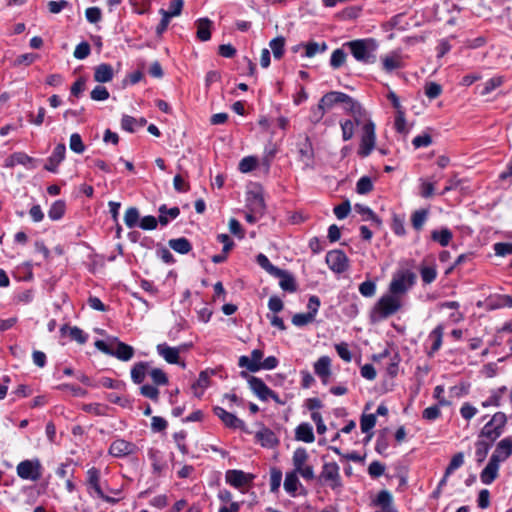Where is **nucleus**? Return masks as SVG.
<instances>
[{
  "mask_svg": "<svg viewBox=\"0 0 512 512\" xmlns=\"http://www.w3.org/2000/svg\"><path fill=\"white\" fill-rule=\"evenodd\" d=\"M240 375L242 378L247 379L250 389L260 400L266 401L269 399V395L272 393V390L262 379L255 376H249L245 371H242Z\"/></svg>",
  "mask_w": 512,
  "mask_h": 512,
  "instance_id": "9d476101",
  "label": "nucleus"
},
{
  "mask_svg": "<svg viewBox=\"0 0 512 512\" xmlns=\"http://www.w3.org/2000/svg\"><path fill=\"white\" fill-rule=\"evenodd\" d=\"M209 377L210 374L208 371H202L199 374L197 381L192 385V389L196 397H201L203 391L209 386Z\"/></svg>",
  "mask_w": 512,
  "mask_h": 512,
  "instance_id": "e433bc0d",
  "label": "nucleus"
},
{
  "mask_svg": "<svg viewBox=\"0 0 512 512\" xmlns=\"http://www.w3.org/2000/svg\"><path fill=\"white\" fill-rule=\"evenodd\" d=\"M150 363L138 362L131 369V379L134 383L140 384L144 381L147 374H149Z\"/></svg>",
  "mask_w": 512,
  "mask_h": 512,
  "instance_id": "cd10ccee",
  "label": "nucleus"
},
{
  "mask_svg": "<svg viewBox=\"0 0 512 512\" xmlns=\"http://www.w3.org/2000/svg\"><path fill=\"white\" fill-rule=\"evenodd\" d=\"M256 438L264 447L272 448L278 443L276 435L268 428H263L258 431L256 433Z\"/></svg>",
  "mask_w": 512,
  "mask_h": 512,
  "instance_id": "c85d7f7f",
  "label": "nucleus"
},
{
  "mask_svg": "<svg viewBox=\"0 0 512 512\" xmlns=\"http://www.w3.org/2000/svg\"><path fill=\"white\" fill-rule=\"evenodd\" d=\"M326 111L327 110L325 109V107L319 101V103L315 107L311 108L310 121L313 124L319 123L323 119Z\"/></svg>",
  "mask_w": 512,
  "mask_h": 512,
  "instance_id": "0e129e2a",
  "label": "nucleus"
},
{
  "mask_svg": "<svg viewBox=\"0 0 512 512\" xmlns=\"http://www.w3.org/2000/svg\"><path fill=\"white\" fill-rule=\"evenodd\" d=\"M96 333L104 336V339L96 340L94 346L101 352H134L133 348L121 342L117 337L108 335L105 330L100 328L94 329Z\"/></svg>",
  "mask_w": 512,
  "mask_h": 512,
  "instance_id": "20e7f679",
  "label": "nucleus"
},
{
  "mask_svg": "<svg viewBox=\"0 0 512 512\" xmlns=\"http://www.w3.org/2000/svg\"><path fill=\"white\" fill-rule=\"evenodd\" d=\"M376 424L375 414H363L360 419V427L363 433H368Z\"/></svg>",
  "mask_w": 512,
  "mask_h": 512,
  "instance_id": "864d4df0",
  "label": "nucleus"
},
{
  "mask_svg": "<svg viewBox=\"0 0 512 512\" xmlns=\"http://www.w3.org/2000/svg\"><path fill=\"white\" fill-rule=\"evenodd\" d=\"M493 250L497 256L512 255V242H497L494 244Z\"/></svg>",
  "mask_w": 512,
  "mask_h": 512,
  "instance_id": "13d9d810",
  "label": "nucleus"
},
{
  "mask_svg": "<svg viewBox=\"0 0 512 512\" xmlns=\"http://www.w3.org/2000/svg\"><path fill=\"white\" fill-rule=\"evenodd\" d=\"M91 48L88 42L83 41L79 43L74 50V57L79 60H83L90 55Z\"/></svg>",
  "mask_w": 512,
  "mask_h": 512,
  "instance_id": "69168bd1",
  "label": "nucleus"
},
{
  "mask_svg": "<svg viewBox=\"0 0 512 512\" xmlns=\"http://www.w3.org/2000/svg\"><path fill=\"white\" fill-rule=\"evenodd\" d=\"M308 458H309V455H308V452H307V450L305 448H303V447L297 448L294 451L293 457H292V463H293V466H294V470L292 472H296L297 473L303 467H305Z\"/></svg>",
  "mask_w": 512,
  "mask_h": 512,
  "instance_id": "7c9ffc66",
  "label": "nucleus"
},
{
  "mask_svg": "<svg viewBox=\"0 0 512 512\" xmlns=\"http://www.w3.org/2000/svg\"><path fill=\"white\" fill-rule=\"evenodd\" d=\"M280 272H281L280 275H273V276L280 278L279 285H280L281 289L286 292H289V293L296 292L298 286H297V283H296L293 275L283 269H280Z\"/></svg>",
  "mask_w": 512,
  "mask_h": 512,
  "instance_id": "5701e85b",
  "label": "nucleus"
},
{
  "mask_svg": "<svg viewBox=\"0 0 512 512\" xmlns=\"http://www.w3.org/2000/svg\"><path fill=\"white\" fill-rule=\"evenodd\" d=\"M318 482L321 485L329 486L334 491H339L343 487L339 465L336 462L324 463L318 476Z\"/></svg>",
  "mask_w": 512,
  "mask_h": 512,
  "instance_id": "39448f33",
  "label": "nucleus"
},
{
  "mask_svg": "<svg viewBox=\"0 0 512 512\" xmlns=\"http://www.w3.org/2000/svg\"><path fill=\"white\" fill-rule=\"evenodd\" d=\"M328 267L337 274L345 272L349 267V260L342 250H332L325 257Z\"/></svg>",
  "mask_w": 512,
  "mask_h": 512,
  "instance_id": "6e6552de",
  "label": "nucleus"
},
{
  "mask_svg": "<svg viewBox=\"0 0 512 512\" xmlns=\"http://www.w3.org/2000/svg\"><path fill=\"white\" fill-rule=\"evenodd\" d=\"M403 306V299L388 292L382 295L372 310V318L375 321L387 319L396 314Z\"/></svg>",
  "mask_w": 512,
  "mask_h": 512,
  "instance_id": "f03ea898",
  "label": "nucleus"
},
{
  "mask_svg": "<svg viewBox=\"0 0 512 512\" xmlns=\"http://www.w3.org/2000/svg\"><path fill=\"white\" fill-rule=\"evenodd\" d=\"M278 146L276 143L270 141L264 148V153L262 157V165L265 166L266 170L270 169L271 163L274 160L276 154L278 153Z\"/></svg>",
  "mask_w": 512,
  "mask_h": 512,
  "instance_id": "473e14b6",
  "label": "nucleus"
},
{
  "mask_svg": "<svg viewBox=\"0 0 512 512\" xmlns=\"http://www.w3.org/2000/svg\"><path fill=\"white\" fill-rule=\"evenodd\" d=\"M114 71L110 64L102 63L94 68V80L99 83H107L113 79Z\"/></svg>",
  "mask_w": 512,
  "mask_h": 512,
  "instance_id": "4be33fe9",
  "label": "nucleus"
},
{
  "mask_svg": "<svg viewBox=\"0 0 512 512\" xmlns=\"http://www.w3.org/2000/svg\"><path fill=\"white\" fill-rule=\"evenodd\" d=\"M428 218V211L426 209L416 210L411 217V223L415 230L420 231Z\"/></svg>",
  "mask_w": 512,
  "mask_h": 512,
  "instance_id": "37998d69",
  "label": "nucleus"
},
{
  "mask_svg": "<svg viewBox=\"0 0 512 512\" xmlns=\"http://www.w3.org/2000/svg\"><path fill=\"white\" fill-rule=\"evenodd\" d=\"M137 451V446L129 441L124 439H116L114 440L109 447V454L113 457L122 458L125 456H129L135 454Z\"/></svg>",
  "mask_w": 512,
  "mask_h": 512,
  "instance_id": "f8f14e48",
  "label": "nucleus"
},
{
  "mask_svg": "<svg viewBox=\"0 0 512 512\" xmlns=\"http://www.w3.org/2000/svg\"><path fill=\"white\" fill-rule=\"evenodd\" d=\"M254 475L245 473L242 470H228L226 472V482L235 488H240L252 483Z\"/></svg>",
  "mask_w": 512,
  "mask_h": 512,
  "instance_id": "4468645a",
  "label": "nucleus"
},
{
  "mask_svg": "<svg viewBox=\"0 0 512 512\" xmlns=\"http://www.w3.org/2000/svg\"><path fill=\"white\" fill-rule=\"evenodd\" d=\"M87 482L91 488L95 491L97 496L107 503L115 504L118 502L117 498L106 495L100 486V471L92 467L87 471Z\"/></svg>",
  "mask_w": 512,
  "mask_h": 512,
  "instance_id": "9b49d317",
  "label": "nucleus"
},
{
  "mask_svg": "<svg viewBox=\"0 0 512 512\" xmlns=\"http://www.w3.org/2000/svg\"><path fill=\"white\" fill-rule=\"evenodd\" d=\"M376 145L375 124L373 121H366L361 128V139L357 154L360 158L368 157Z\"/></svg>",
  "mask_w": 512,
  "mask_h": 512,
  "instance_id": "423d86ee",
  "label": "nucleus"
},
{
  "mask_svg": "<svg viewBox=\"0 0 512 512\" xmlns=\"http://www.w3.org/2000/svg\"><path fill=\"white\" fill-rule=\"evenodd\" d=\"M168 244L171 249L179 254H187L192 250L190 241L185 237L170 239Z\"/></svg>",
  "mask_w": 512,
  "mask_h": 512,
  "instance_id": "2f4dec72",
  "label": "nucleus"
},
{
  "mask_svg": "<svg viewBox=\"0 0 512 512\" xmlns=\"http://www.w3.org/2000/svg\"><path fill=\"white\" fill-rule=\"evenodd\" d=\"M195 24L197 27V38L203 42L210 40L212 21L209 18H200Z\"/></svg>",
  "mask_w": 512,
  "mask_h": 512,
  "instance_id": "393cba45",
  "label": "nucleus"
},
{
  "mask_svg": "<svg viewBox=\"0 0 512 512\" xmlns=\"http://www.w3.org/2000/svg\"><path fill=\"white\" fill-rule=\"evenodd\" d=\"M431 238L441 246L446 247L452 240L453 234L448 228H442L441 230H433L431 232Z\"/></svg>",
  "mask_w": 512,
  "mask_h": 512,
  "instance_id": "72a5a7b5",
  "label": "nucleus"
},
{
  "mask_svg": "<svg viewBox=\"0 0 512 512\" xmlns=\"http://www.w3.org/2000/svg\"><path fill=\"white\" fill-rule=\"evenodd\" d=\"M416 274L409 269L396 271L389 284L388 292L403 299L407 292L414 286Z\"/></svg>",
  "mask_w": 512,
  "mask_h": 512,
  "instance_id": "7ed1b4c3",
  "label": "nucleus"
},
{
  "mask_svg": "<svg viewBox=\"0 0 512 512\" xmlns=\"http://www.w3.org/2000/svg\"><path fill=\"white\" fill-rule=\"evenodd\" d=\"M351 210V205L349 200L343 201L341 204L334 207L333 212L335 216L339 219H345Z\"/></svg>",
  "mask_w": 512,
  "mask_h": 512,
  "instance_id": "e2e57ef3",
  "label": "nucleus"
},
{
  "mask_svg": "<svg viewBox=\"0 0 512 512\" xmlns=\"http://www.w3.org/2000/svg\"><path fill=\"white\" fill-rule=\"evenodd\" d=\"M354 209L357 213L363 216V220H370L377 225L381 224L380 218L368 206L363 204H355Z\"/></svg>",
  "mask_w": 512,
  "mask_h": 512,
  "instance_id": "a19ab883",
  "label": "nucleus"
},
{
  "mask_svg": "<svg viewBox=\"0 0 512 512\" xmlns=\"http://www.w3.org/2000/svg\"><path fill=\"white\" fill-rule=\"evenodd\" d=\"M214 414L220 418L224 425L232 429H245V423L236 415L226 411L224 408L216 406L213 409Z\"/></svg>",
  "mask_w": 512,
  "mask_h": 512,
  "instance_id": "ddd939ff",
  "label": "nucleus"
},
{
  "mask_svg": "<svg viewBox=\"0 0 512 512\" xmlns=\"http://www.w3.org/2000/svg\"><path fill=\"white\" fill-rule=\"evenodd\" d=\"M343 141H349L355 134L354 122L350 119L340 122Z\"/></svg>",
  "mask_w": 512,
  "mask_h": 512,
  "instance_id": "de8ad7c7",
  "label": "nucleus"
},
{
  "mask_svg": "<svg viewBox=\"0 0 512 512\" xmlns=\"http://www.w3.org/2000/svg\"><path fill=\"white\" fill-rule=\"evenodd\" d=\"M109 91L105 86L97 85L90 93V97L94 101H105L109 98Z\"/></svg>",
  "mask_w": 512,
  "mask_h": 512,
  "instance_id": "338daca9",
  "label": "nucleus"
},
{
  "mask_svg": "<svg viewBox=\"0 0 512 512\" xmlns=\"http://www.w3.org/2000/svg\"><path fill=\"white\" fill-rule=\"evenodd\" d=\"M66 155V146L63 143H59L54 148L52 154L48 157L46 164L44 165V169L56 173L58 171V166L65 159Z\"/></svg>",
  "mask_w": 512,
  "mask_h": 512,
  "instance_id": "2eb2a0df",
  "label": "nucleus"
},
{
  "mask_svg": "<svg viewBox=\"0 0 512 512\" xmlns=\"http://www.w3.org/2000/svg\"><path fill=\"white\" fill-rule=\"evenodd\" d=\"M349 50L353 58L364 65L376 63V52L379 48L377 40L374 38H362L345 42L343 45Z\"/></svg>",
  "mask_w": 512,
  "mask_h": 512,
  "instance_id": "f257e3e1",
  "label": "nucleus"
},
{
  "mask_svg": "<svg viewBox=\"0 0 512 512\" xmlns=\"http://www.w3.org/2000/svg\"><path fill=\"white\" fill-rule=\"evenodd\" d=\"M159 217L158 221L162 226H166L170 220L176 219L180 215V209L178 207L167 208L165 204H162L158 208Z\"/></svg>",
  "mask_w": 512,
  "mask_h": 512,
  "instance_id": "bb28decb",
  "label": "nucleus"
},
{
  "mask_svg": "<svg viewBox=\"0 0 512 512\" xmlns=\"http://www.w3.org/2000/svg\"><path fill=\"white\" fill-rule=\"evenodd\" d=\"M298 153L300 155V159L309 165L314 159V149L312 142L308 136L305 137L302 143L298 145Z\"/></svg>",
  "mask_w": 512,
  "mask_h": 512,
  "instance_id": "a878e982",
  "label": "nucleus"
},
{
  "mask_svg": "<svg viewBox=\"0 0 512 512\" xmlns=\"http://www.w3.org/2000/svg\"><path fill=\"white\" fill-rule=\"evenodd\" d=\"M512 455V437H506L500 440L490 458L498 463L504 462Z\"/></svg>",
  "mask_w": 512,
  "mask_h": 512,
  "instance_id": "dca6fc26",
  "label": "nucleus"
},
{
  "mask_svg": "<svg viewBox=\"0 0 512 512\" xmlns=\"http://www.w3.org/2000/svg\"><path fill=\"white\" fill-rule=\"evenodd\" d=\"M382 69L386 73H391L394 70L404 67V62L401 54L397 51H392L381 57Z\"/></svg>",
  "mask_w": 512,
  "mask_h": 512,
  "instance_id": "a211bd4d",
  "label": "nucleus"
},
{
  "mask_svg": "<svg viewBox=\"0 0 512 512\" xmlns=\"http://www.w3.org/2000/svg\"><path fill=\"white\" fill-rule=\"evenodd\" d=\"M501 435L502 431H499L496 427L487 422L480 431L478 438L494 443Z\"/></svg>",
  "mask_w": 512,
  "mask_h": 512,
  "instance_id": "c9c22d12",
  "label": "nucleus"
},
{
  "mask_svg": "<svg viewBox=\"0 0 512 512\" xmlns=\"http://www.w3.org/2000/svg\"><path fill=\"white\" fill-rule=\"evenodd\" d=\"M256 262L257 264L263 268L265 271H267L270 275H280V268L274 266L268 257L262 253L258 254L256 256Z\"/></svg>",
  "mask_w": 512,
  "mask_h": 512,
  "instance_id": "58836bf2",
  "label": "nucleus"
},
{
  "mask_svg": "<svg viewBox=\"0 0 512 512\" xmlns=\"http://www.w3.org/2000/svg\"><path fill=\"white\" fill-rule=\"evenodd\" d=\"M66 211V203L64 200H56L52 203L48 210V217L53 220L57 221L60 220Z\"/></svg>",
  "mask_w": 512,
  "mask_h": 512,
  "instance_id": "f704fd0d",
  "label": "nucleus"
},
{
  "mask_svg": "<svg viewBox=\"0 0 512 512\" xmlns=\"http://www.w3.org/2000/svg\"><path fill=\"white\" fill-rule=\"evenodd\" d=\"M503 81H504V79L502 76L490 78L489 80L486 81L481 94L482 95L490 94L493 90L500 87L503 84Z\"/></svg>",
  "mask_w": 512,
  "mask_h": 512,
  "instance_id": "052dcab7",
  "label": "nucleus"
},
{
  "mask_svg": "<svg viewBox=\"0 0 512 512\" xmlns=\"http://www.w3.org/2000/svg\"><path fill=\"white\" fill-rule=\"evenodd\" d=\"M492 445H493V442H490V441H487V440H484L481 438H479L477 440V442L475 443V446H476L475 455L477 457L478 462H482L485 460Z\"/></svg>",
  "mask_w": 512,
  "mask_h": 512,
  "instance_id": "4c0bfd02",
  "label": "nucleus"
},
{
  "mask_svg": "<svg viewBox=\"0 0 512 512\" xmlns=\"http://www.w3.org/2000/svg\"><path fill=\"white\" fill-rule=\"evenodd\" d=\"M295 438L298 441H303L305 443H312L315 440V436L313 433V427L309 423H301L295 429Z\"/></svg>",
  "mask_w": 512,
  "mask_h": 512,
  "instance_id": "b1692460",
  "label": "nucleus"
},
{
  "mask_svg": "<svg viewBox=\"0 0 512 512\" xmlns=\"http://www.w3.org/2000/svg\"><path fill=\"white\" fill-rule=\"evenodd\" d=\"M60 333L64 337H68L71 341H75L79 344H85L88 341V334L77 326H70L64 324L60 328Z\"/></svg>",
  "mask_w": 512,
  "mask_h": 512,
  "instance_id": "6ab92c4d",
  "label": "nucleus"
},
{
  "mask_svg": "<svg viewBox=\"0 0 512 512\" xmlns=\"http://www.w3.org/2000/svg\"><path fill=\"white\" fill-rule=\"evenodd\" d=\"M149 375L155 385H166L168 383L166 374L159 368L150 367Z\"/></svg>",
  "mask_w": 512,
  "mask_h": 512,
  "instance_id": "bf43d9fd",
  "label": "nucleus"
},
{
  "mask_svg": "<svg viewBox=\"0 0 512 512\" xmlns=\"http://www.w3.org/2000/svg\"><path fill=\"white\" fill-rule=\"evenodd\" d=\"M347 55L344 52L343 49H335L332 52L331 58H330V65L333 69H338L341 66L344 65L346 61Z\"/></svg>",
  "mask_w": 512,
  "mask_h": 512,
  "instance_id": "49530a36",
  "label": "nucleus"
},
{
  "mask_svg": "<svg viewBox=\"0 0 512 512\" xmlns=\"http://www.w3.org/2000/svg\"><path fill=\"white\" fill-rule=\"evenodd\" d=\"M305 47V53L304 56L311 58L314 57L319 52H324L327 49V45L325 42L322 43V45H319L317 42H309Z\"/></svg>",
  "mask_w": 512,
  "mask_h": 512,
  "instance_id": "8fccbe9b",
  "label": "nucleus"
},
{
  "mask_svg": "<svg viewBox=\"0 0 512 512\" xmlns=\"http://www.w3.org/2000/svg\"><path fill=\"white\" fill-rule=\"evenodd\" d=\"M300 485L296 472H287L284 480V489L291 495H294Z\"/></svg>",
  "mask_w": 512,
  "mask_h": 512,
  "instance_id": "79ce46f5",
  "label": "nucleus"
},
{
  "mask_svg": "<svg viewBox=\"0 0 512 512\" xmlns=\"http://www.w3.org/2000/svg\"><path fill=\"white\" fill-rule=\"evenodd\" d=\"M69 147L73 152H75L77 154L83 153L86 149V146L83 143L80 134H78V133H73L70 136Z\"/></svg>",
  "mask_w": 512,
  "mask_h": 512,
  "instance_id": "3c124183",
  "label": "nucleus"
},
{
  "mask_svg": "<svg viewBox=\"0 0 512 512\" xmlns=\"http://www.w3.org/2000/svg\"><path fill=\"white\" fill-rule=\"evenodd\" d=\"M257 165V158L254 156H247L244 157L240 163H239V170L242 173H248L251 172L256 168Z\"/></svg>",
  "mask_w": 512,
  "mask_h": 512,
  "instance_id": "680f3d73",
  "label": "nucleus"
},
{
  "mask_svg": "<svg viewBox=\"0 0 512 512\" xmlns=\"http://www.w3.org/2000/svg\"><path fill=\"white\" fill-rule=\"evenodd\" d=\"M373 190V183L370 177L362 176L356 183V192L364 195Z\"/></svg>",
  "mask_w": 512,
  "mask_h": 512,
  "instance_id": "09e8293b",
  "label": "nucleus"
},
{
  "mask_svg": "<svg viewBox=\"0 0 512 512\" xmlns=\"http://www.w3.org/2000/svg\"><path fill=\"white\" fill-rule=\"evenodd\" d=\"M315 373L326 383L330 375V359L327 356H322L314 365Z\"/></svg>",
  "mask_w": 512,
  "mask_h": 512,
  "instance_id": "c756f323",
  "label": "nucleus"
},
{
  "mask_svg": "<svg viewBox=\"0 0 512 512\" xmlns=\"http://www.w3.org/2000/svg\"><path fill=\"white\" fill-rule=\"evenodd\" d=\"M17 475L24 480L38 481L42 476L39 459L21 461L16 467Z\"/></svg>",
  "mask_w": 512,
  "mask_h": 512,
  "instance_id": "0eeeda50",
  "label": "nucleus"
},
{
  "mask_svg": "<svg viewBox=\"0 0 512 512\" xmlns=\"http://www.w3.org/2000/svg\"><path fill=\"white\" fill-rule=\"evenodd\" d=\"M264 354H251V357L243 355L239 358V366L246 367L250 372L261 370L262 358Z\"/></svg>",
  "mask_w": 512,
  "mask_h": 512,
  "instance_id": "412c9836",
  "label": "nucleus"
},
{
  "mask_svg": "<svg viewBox=\"0 0 512 512\" xmlns=\"http://www.w3.org/2000/svg\"><path fill=\"white\" fill-rule=\"evenodd\" d=\"M499 466L500 463H498L495 459L490 458L488 464L480 474L482 483L486 485L491 484L498 476Z\"/></svg>",
  "mask_w": 512,
  "mask_h": 512,
  "instance_id": "aec40b11",
  "label": "nucleus"
},
{
  "mask_svg": "<svg viewBox=\"0 0 512 512\" xmlns=\"http://www.w3.org/2000/svg\"><path fill=\"white\" fill-rule=\"evenodd\" d=\"M351 96L340 91H331L322 96L319 100L326 110L332 109L336 104H344L345 107H349L354 101Z\"/></svg>",
  "mask_w": 512,
  "mask_h": 512,
  "instance_id": "1a4fd4ad",
  "label": "nucleus"
},
{
  "mask_svg": "<svg viewBox=\"0 0 512 512\" xmlns=\"http://www.w3.org/2000/svg\"><path fill=\"white\" fill-rule=\"evenodd\" d=\"M347 113L352 116V121L354 122V126H362L366 121H372L366 112V110L362 107V105L354 100L349 107H345Z\"/></svg>",
  "mask_w": 512,
  "mask_h": 512,
  "instance_id": "f3484780",
  "label": "nucleus"
},
{
  "mask_svg": "<svg viewBox=\"0 0 512 512\" xmlns=\"http://www.w3.org/2000/svg\"><path fill=\"white\" fill-rule=\"evenodd\" d=\"M443 329L441 326H437L429 335V341L431 342V352H435L440 349L442 344Z\"/></svg>",
  "mask_w": 512,
  "mask_h": 512,
  "instance_id": "a18cd8bd",
  "label": "nucleus"
},
{
  "mask_svg": "<svg viewBox=\"0 0 512 512\" xmlns=\"http://www.w3.org/2000/svg\"><path fill=\"white\" fill-rule=\"evenodd\" d=\"M464 463V454L462 452L456 453L446 468V476H450L456 469L460 468Z\"/></svg>",
  "mask_w": 512,
  "mask_h": 512,
  "instance_id": "4d7b16f0",
  "label": "nucleus"
},
{
  "mask_svg": "<svg viewBox=\"0 0 512 512\" xmlns=\"http://www.w3.org/2000/svg\"><path fill=\"white\" fill-rule=\"evenodd\" d=\"M269 46L274 58L281 59L284 54L285 38L283 36H278L270 41Z\"/></svg>",
  "mask_w": 512,
  "mask_h": 512,
  "instance_id": "c03bdc74",
  "label": "nucleus"
},
{
  "mask_svg": "<svg viewBox=\"0 0 512 512\" xmlns=\"http://www.w3.org/2000/svg\"><path fill=\"white\" fill-rule=\"evenodd\" d=\"M374 503L381 508L390 507L393 506V497L389 491L382 490L378 493Z\"/></svg>",
  "mask_w": 512,
  "mask_h": 512,
  "instance_id": "603ef678",
  "label": "nucleus"
},
{
  "mask_svg": "<svg viewBox=\"0 0 512 512\" xmlns=\"http://www.w3.org/2000/svg\"><path fill=\"white\" fill-rule=\"evenodd\" d=\"M14 160L16 161L17 165H23L29 169L35 168V159L24 152H15Z\"/></svg>",
  "mask_w": 512,
  "mask_h": 512,
  "instance_id": "5fc2aeb1",
  "label": "nucleus"
},
{
  "mask_svg": "<svg viewBox=\"0 0 512 512\" xmlns=\"http://www.w3.org/2000/svg\"><path fill=\"white\" fill-rule=\"evenodd\" d=\"M420 275L425 284L432 283L437 277L435 266H423L420 268Z\"/></svg>",
  "mask_w": 512,
  "mask_h": 512,
  "instance_id": "6e6d98bb",
  "label": "nucleus"
},
{
  "mask_svg": "<svg viewBox=\"0 0 512 512\" xmlns=\"http://www.w3.org/2000/svg\"><path fill=\"white\" fill-rule=\"evenodd\" d=\"M140 213L138 208L129 207L124 215V222L128 228H134L139 225L140 222Z\"/></svg>",
  "mask_w": 512,
  "mask_h": 512,
  "instance_id": "ea45409f",
  "label": "nucleus"
},
{
  "mask_svg": "<svg viewBox=\"0 0 512 512\" xmlns=\"http://www.w3.org/2000/svg\"><path fill=\"white\" fill-rule=\"evenodd\" d=\"M359 292L364 297H372L376 293V283L371 280L362 282L359 285Z\"/></svg>",
  "mask_w": 512,
  "mask_h": 512,
  "instance_id": "774afa93",
  "label": "nucleus"
}]
</instances>
